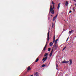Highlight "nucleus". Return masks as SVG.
Here are the masks:
<instances>
[{
    "instance_id": "nucleus-1",
    "label": "nucleus",
    "mask_w": 76,
    "mask_h": 76,
    "mask_svg": "<svg viewBox=\"0 0 76 76\" xmlns=\"http://www.w3.org/2000/svg\"><path fill=\"white\" fill-rule=\"evenodd\" d=\"M50 31H48V32L47 34V41L46 43V45H47L48 43V41L50 40Z\"/></svg>"
},
{
    "instance_id": "nucleus-2",
    "label": "nucleus",
    "mask_w": 76,
    "mask_h": 76,
    "mask_svg": "<svg viewBox=\"0 0 76 76\" xmlns=\"http://www.w3.org/2000/svg\"><path fill=\"white\" fill-rule=\"evenodd\" d=\"M53 9H54L52 8V5H51L50 8L49 13L50 12V13H52L53 15H54V11L53 10Z\"/></svg>"
},
{
    "instance_id": "nucleus-3",
    "label": "nucleus",
    "mask_w": 76,
    "mask_h": 76,
    "mask_svg": "<svg viewBox=\"0 0 76 76\" xmlns=\"http://www.w3.org/2000/svg\"><path fill=\"white\" fill-rule=\"evenodd\" d=\"M69 61H65V60H64V61H62V62H61V63H62V64H63V63H69Z\"/></svg>"
},
{
    "instance_id": "nucleus-4",
    "label": "nucleus",
    "mask_w": 76,
    "mask_h": 76,
    "mask_svg": "<svg viewBox=\"0 0 76 76\" xmlns=\"http://www.w3.org/2000/svg\"><path fill=\"white\" fill-rule=\"evenodd\" d=\"M58 47V46L56 44H54L53 45V49H54V48H57Z\"/></svg>"
},
{
    "instance_id": "nucleus-5",
    "label": "nucleus",
    "mask_w": 76,
    "mask_h": 76,
    "mask_svg": "<svg viewBox=\"0 0 76 76\" xmlns=\"http://www.w3.org/2000/svg\"><path fill=\"white\" fill-rule=\"evenodd\" d=\"M47 57H48L47 56L43 58L42 61H43V63H44V62H45V61H46V60H47Z\"/></svg>"
},
{
    "instance_id": "nucleus-6",
    "label": "nucleus",
    "mask_w": 76,
    "mask_h": 76,
    "mask_svg": "<svg viewBox=\"0 0 76 76\" xmlns=\"http://www.w3.org/2000/svg\"><path fill=\"white\" fill-rule=\"evenodd\" d=\"M53 50H54V49H52L51 53H50L49 55L50 57H51V56H52V54H53Z\"/></svg>"
},
{
    "instance_id": "nucleus-7",
    "label": "nucleus",
    "mask_w": 76,
    "mask_h": 76,
    "mask_svg": "<svg viewBox=\"0 0 76 76\" xmlns=\"http://www.w3.org/2000/svg\"><path fill=\"white\" fill-rule=\"evenodd\" d=\"M57 15H56V16H55L54 17H53V21H54L55 20L56 18H57Z\"/></svg>"
},
{
    "instance_id": "nucleus-8",
    "label": "nucleus",
    "mask_w": 76,
    "mask_h": 76,
    "mask_svg": "<svg viewBox=\"0 0 76 76\" xmlns=\"http://www.w3.org/2000/svg\"><path fill=\"white\" fill-rule=\"evenodd\" d=\"M34 76H38V72H36V73H34Z\"/></svg>"
},
{
    "instance_id": "nucleus-9",
    "label": "nucleus",
    "mask_w": 76,
    "mask_h": 76,
    "mask_svg": "<svg viewBox=\"0 0 76 76\" xmlns=\"http://www.w3.org/2000/svg\"><path fill=\"white\" fill-rule=\"evenodd\" d=\"M69 61L70 65H72V59H70L69 60Z\"/></svg>"
},
{
    "instance_id": "nucleus-10",
    "label": "nucleus",
    "mask_w": 76,
    "mask_h": 76,
    "mask_svg": "<svg viewBox=\"0 0 76 76\" xmlns=\"http://www.w3.org/2000/svg\"><path fill=\"white\" fill-rule=\"evenodd\" d=\"M52 4H53V9H54V4H55V3H54V2H53V1H52Z\"/></svg>"
},
{
    "instance_id": "nucleus-11",
    "label": "nucleus",
    "mask_w": 76,
    "mask_h": 76,
    "mask_svg": "<svg viewBox=\"0 0 76 76\" xmlns=\"http://www.w3.org/2000/svg\"><path fill=\"white\" fill-rule=\"evenodd\" d=\"M53 45V42H50V43L49 45H50V47H51V46H52V45Z\"/></svg>"
},
{
    "instance_id": "nucleus-12",
    "label": "nucleus",
    "mask_w": 76,
    "mask_h": 76,
    "mask_svg": "<svg viewBox=\"0 0 76 76\" xmlns=\"http://www.w3.org/2000/svg\"><path fill=\"white\" fill-rule=\"evenodd\" d=\"M60 3H59L58 4V5L57 7L58 9H59V8H60Z\"/></svg>"
},
{
    "instance_id": "nucleus-13",
    "label": "nucleus",
    "mask_w": 76,
    "mask_h": 76,
    "mask_svg": "<svg viewBox=\"0 0 76 76\" xmlns=\"http://www.w3.org/2000/svg\"><path fill=\"white\" fill-rule=\"evenodd\" d=\"M31 70V68H30V66H28L27 68V70L28 71L29 70Z\"/></svg>"
},
{
    "instance_id": "nucleus-14",
    "label": "nucleus",
    "mask_w": 76,
    "mask_h": 76,
    "mask_svg": "<svg viewBox=\"0 0 76 76\" xmlns=\"http://www.w3.org/2000/svg\"><path fill=\"white\" fill-rule=\"evenodd\" d=\"M46 47H47V45H45V47H44V48L43 49V50H44V51H45V48H46Z\"/></svg>"
},
{
    "instance_id": "nucleus-15",
    "label": "nucleus",
    "mask_w": 76,
    "mask_h": 76,
    "mask_svg": "<svg viewBox=\"0 0 76 76\" xmlns=\"http://www.w3.org/2000/svg\"><path fill=\"white\" fill-rule=\"evenodd\" d=\"M48 53H45V54L44 55V56L45 57H47V56H48Z\"/></svg>"
},
{
    "instance_id": "nucleus-16",
    "label": "nucleus",
    "mask_w": 76,
    "mask_h": 76,
    "mask_svg": "<svg viewBox=\"0 0 76 76\" xmlns=\"http://www.w3.org/2000/svg\"><path fill=\"white\" fill-rule=\"evenodd\" d=\"M68 2L67 1H66V3H65V4L66 6H67L68 5Z\"/></svg>"
},
{
    "instance_id": "nucleus-17",
    "label": "nucleus",
    "mask_w": 76,
    "mask_h": 76,
    "mask_svg": "<svg viewBox=\"0 0 76 76\" xmlns=\"http://www.w3.org/2000/svg\"><path fill=\"white\" fill-rule=\"evenodd\" d=\"M53 43H54V42H55V36H54L53 37Z\"/></svg>"
},
{
    "instance_id": "nucleus-18",
    "label": "nucleus",
    "mask_w": 76,
    "mask_h": 76,
    "mask_svg": "<svg viewBox=\"0 0 76 76\" xmlns=\"http://www.w3.org/2000/svg\"><path fill=\"white\" fill-rule=\"evenodd\" d=\"M73 32V30H72L71 31H69V34H72Z\"/></svg>"
},
{
    "instance_id": "nucleus-19",
    "label": "nucleus",
    "mask_w": 76,
    "mask_h": 76,
    "mask_svg": "<svg viewBox=\"0 0 76 76\" xmlns=\"http://www.w3.org/2000/svg\"><path fill=\"white\" fill-rule=\"evenodd\" d=\"M58 39H56L55 42V44H57V41H58Z\"/></svg>"
},
{
    "instance_id": "nucleus-20",
    "label": "nucleus",
    "mask_w": 76,
    "mask_h": 76,
    "mask_svg": "<svg viewBox=\"0 0 76 76\" xmlns=\"http://www.w3.org/2000/svg\"><path fill=\"white\" fill-rule=\"evenodd\" d=\"M39 60V58H37L36 59V60L35 62H36V63L38 62V61Z\"/></svg>"
},
{
    "instance_id": "nucleus-21",
    "label": "nucleus",
    "mask_w": 76,
    "mask_h": 76,
    "mask_svg": "<svg viewBox=\"0 0 76 76\" xmlns=\"http://www.w3.org/2000/svg\"><path fill=\"white\" fill-rule=\"evenodd\" d=\"M50 50H51V48H48V51H50Z\"/></svg>"
},
{
    "instance_id": "nucleus-22",
    "label": "nucleus",
    "mask_w": 76,
    "mask_h": 76,
    "mask_svg": "<svg viewBox=\"0 0 76 76\" xmlns=\"http://www.w3.org/2000/svg\"><path fill=\"white\" fill-rule=\"evenodd\" d=\"M66 46H65L63 49V51L65 49H66Z\"/></svg>"
},
{
    "instance_id": "nucleus-23",
    "label": "nucleus",
    "mask_w": 76,
    "mask_h": 76,
    "mask_svg": "<svg viewBox=\"0 0 76 76\" xmlns=\"http://www.w3.org/2000/svg\"><path fill=\"white\" fill-rule=\"evenodd\" d=\"M46 66V65H45L44 64H43L42 66V67H44V66Z\"/></svg>"
},
{
    "instance_id": "nucleus-24",
    "label": "nucleus",
    "mask_w": 76,
    "mask_h": 76,
    "mask_svg": "<svg viewBox=\"0 0 76 76\" xmlns=\"http://www.w3.org/2000/svg\"><path fill=\"white\" fill-rule=\"evenodd\" d=\"M52 28H54V23H52Z\"/></svg>"
},
{
    "instance_id": "nucleus-25",
    "label": "nucleus",
    "mask_w": 76,
    "mask_h": 76,
    "mask_svg": "<svg viewBox=\"0 0 76 76\" xmlns=\"http://www.w3.org/2000/svg\"><path fill=\"white\" fill-rule=\"evenodd\" d=\"M68 39H69V37L67 38L66 40V42L68 41Z\"/></svg>"
},
{
    "instance_id": "nucleus-26",
    "label": "nucleus",
    "mask_w": 76,
    "mask_h": 76,
    "mask_svg": "<svg viewBox=\"0 0 76 76\" xmlns=\"http://www.w3.org/2000/svg\"><path fill=\"white\" fill-rule=\"evenodd\" d=\"M74 5H75V7H76V4H74Z\"/></svg>"
},
{
    "instance_id": "nucleus-27",
    "label": "nucleus",
    "mask_w": 76,
    "mask_h": 76,
    "mask_svg": "<svg viewBox=\"0 0 76 76\" xmlns=\"http://www.w3.org/2000/svg\"><path fill=\"white\" fill-rule=\"evenodd\" d=\"M72 11H70L69 12V13H72Z\"/></svg>"
},
{
    "instance_id": "nucleus-28",
    "label": "nucleus",
    "mask_w": 76,
    "mask_h": 76,
    "mask_svg": "<svg viewBox=\"0 0 76 76\" xmlns=\"http://www.w3.org/2000/svg\"><path fill=\"white\" fill-rule=\"evenodd\" d=\"M73 10H74V12H75V9H73Z\"/></svg>"
},
{
    "instance_id": "nucleus-29",
    "label": "nucleus",
    "mask_w": 76,
    "mask_h": 76,
    "mask_svg": "<svg viewBox=\"0 0 76 76\" xmlns=\"http://www.w3.org/2000/svg\"><path fill=\"white\" fill-rule=\"evenodd\" d=\"M56 67H58V65H57V64H56Z\"/></svg>"
},
{
    "instance_id": "nucleus-30",
    "label": "nucleus",
    "mask_w": 76,
    "mask_h": 76,
    "mask_svg": "<svg viewBox=\"0 0 76 76\" xmlns=\"http://www.w3.org/2000/svg\"><path fill=\"white\" fill-rule=\"evenodd\" d=\"M75 7H74L73 8V9H75Z\"/></svg>"
},
{
    "instance_id": "nucleus-31",
    "label": "nucleus",
    "mask_w": 76,
    "mask_h": 76,
    "mask_svg": "<svg viewBox=\"0 0 76 76\" xmlns=\"http://www.w3.org/2000/svg\"><path fill=\"white\" fill-rule=\"evenodd\" d=\"M74 1H76V0H73Z\"/></svg>"
},
{
    "instance_id": "nucleus-32",
    "label": "nucleus",
    "mask_w": 76,
    "mask_h": 76,
    "mask_svg": "<svg viewBox=\"0 0 76 76\" xmlns=\"http://www.w3.org/2000/svg\"><path fill=\"white\" fill-rule=\"evenodd\" d=\"M51 17L53 16V15H51Z\"/></svg>"
},
{
    "instance_id": "nucleus-33",
    "label": "nucleus",
    "mask_w": 76,
    "mask_h": 76,
    "mask_svg": "<svg viewBox=\"0 0 76 76\" xmlns=\"http://www.w3.org/2000/svg\"><path fill=\"white\" fill-rule=\"evenodd\" d=\"M62 14H63V13H62Z\"/></svg>"
},
{
    "instance_id": "nucleus-34",
    "label": "nucleus",
    "mask_w": 76,
    "mask_h": 76,
    "mask_svg": "<svg viewBox=\"0 0 76 76\" xmlns=\"http://www.w3.org/2000/svg\"><path fill=\"white\" fill-rule=\"evenodd\" d=\"M75 2H76V1H75Z\"/></svg>"
}]
</instances>
